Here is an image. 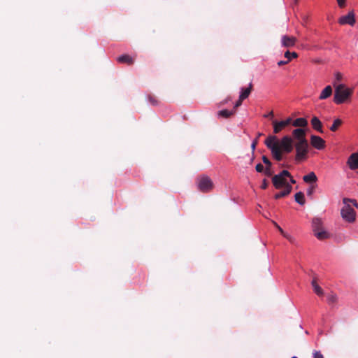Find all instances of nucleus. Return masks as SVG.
<instances>
[{"mask_svg":"<svg viewBox=\"0 0 358 358\" xmlns=\"http://www.w3.org/2000/svg\"><path fill=\"white\" fill-rule=\"evenodd\" d=\"M264 143L273 157L278 162L282 159L283 152L290 153L293 150V139L289 136H283L280 141L275 136H268Z\"/></svg>","mask_w":358,"mask_h":358,"instance_id":"1","label":"nucleus"},{"mask_svg":"<svg viewBox=\"0 0 358 358\" xmlns=\"http://www.w3.org/2000/svg\"><path fill=\"white\" fill-rule=\"evenodd\" d=\"M335 87V92L334 96V101L336 104H342L345 102H348L353 94V88L347 87L344 84L336 85V82L334 83Z\"/></svg>","mask_w":358,"mask_h":358,"instance_id":"2","label":"nucleus"},{"mask_svg":"<svg viewBox=\"0 0 358 358\" xmlns=\"http://www.w3.org/2000/svg\"><path fill=\"white\" fill-rule=\"evenodd\" d=\"M287 176H290V173L287 170H283L272 177V182L275 189L282 187L286 189L287 186H291L287 182Z\"/></svg>","mask_w":358,"mask_h":358,"instance_id":"3","label":"nucleus"},{"mask_svg":"<svg viewBox=\"0 0 358 358\" xmlns=\"http://www.w3.org/2000/svg\"><path fill=\"white\" fill-rule=\"evenodd\" d=\"M196 185L199 191L207 193L213 190L214 184L207 176L203 175L197 178Z\"/></svg>","mask_w":358,"mask_h":358,"instance_id":"4","label":"nucleus"},{"mask_svg":"<svg viewBox=\"0 0 358 358\" xmlns=\"http://www.w3.org/2000/svg\"><path fill=\"white\" fill-rule=\"evenodd\" d=\"M294 147L296 149L295 160L299 162L306 159L309 147L308 141L304 142H295Z\"/></svg>","mask_w":358,"mask_h":358,"instance_id":"5","label":"nucleus"},{"mask_svg":"<svg viewBox=\"0 0 358 358\" xmlns=\"http://www.w3.org/2000/svg\"><path fill=\"white\" fill-rule=\"evenodd\" d=\"M341 214L342 217L349 222H352L355 220V212L349 204H345L341 209Z\"/></svg>","mask_w":358,"mask_h":358,"instance_id":"6","label":"nucleus"},{"mask_svg":"<svg viewBox=\"0 0 358 358\" xmlns=\"http://www.w3.org/2000/svg\"><path fill=\"white\" fill-rule=\"evenodd\" d=\"M292 118L288 117L285 120L278 122L276 120L273 121V133L274 134H278L280 133L283 129H285L287 126L290 124L292 123Z\"/></svg>","mask_w":358,"mask_h":358,"instance_id":"7","label":"nucleus"},{"mask_svg":"<svg viewBox=\"0 0 358 358\" xmlns=\"http://www.w3.org/2000/svg\"><path fill=\"white\" fill-rule=\"evenodd\" d=\"M310 275L312 277L311 285L315 293L319 296H323V289L319 285V282H320V278L318 275H315V273H311Z\"/></svg>","mask_w":358,"mask_h":358,"instance_id":"8","label":"nucleus"},{"mask_svg":"<svg viewBox=\"0 0 358 358\" xmlns=\"http://www.w3.org/2000/svg\"><path fill=\"white\" fill-rule=\"evenodd\" d=\"M306 131L302 128L295 129L292 131L293 143L307 141Z\"/></svg>","mask_w":358,"mask_h":358,"instance_id":"9","label":"nucleus"},{"mask_svg":"<svg viewBox=\"0 0 358 358\" xmlns=\"http://www.w3.org/2000/svg\"><path fill=\"white\" fill-rule=\"evenodd\" d=\"M310 143L313 147L317 150H322L325 147V141L321 137L315 135L310 136Z\"/></svg>","mask_w":358,"mask_h":358,"instance_id":"10","label":"nucleus"},{"mask_svg":"<svg viewBox=\"0 0 358 358\" xmlns=\"http://www.w3.org/2000/svg\"><path fill=\"white\" fill-rule=\"evenodd\" d=\"M296 41L294 36L284 35L281 38V44L284 48H292L295 45Z\"/></svg>","mask_w":358,"mask_h":358,"instance_id":"11","label":"nucleus"},{"mask_svg":"<svg viewBox=\"0 0 358 358\" xmlns=\"http://www.w3.org/2000/svg\"><path fill=\"white\" fill-rule=\"evenodd\" d=\"M339 23L341 24H350L354 25L355 23V15L353 12H350L348 15L342 16L339 19Z\"/></svg>","mask_w":358,"mask_h":358,"instance_id":"12","label":"nucleus"},{"mask_svg":"<svg viewBox=\"0 0 358 358\" xmlns=\"http://www.w3.org/2000/svg\"><path fill=\"white\" fill-rule=\"evenodd\" d=\"M312 229L313 234L324 229L322 220L319 217H315L312 220Z\"/></svg>","mask_w":358,"mask_h":358,"instance_id":"13","label":"nucleus"},{"mask_svg":"<svg viewBox=\"0 0 358 358\" xmlns=\"http://www.w3.org/2000/svg\"><path fill=\"white\" fill-rule=\"evenodd\" d=\"M351 170H356L358 168V153L352 154L347 162Z\"/></svg>","mask_w":358,"mask_h":358,"instance_id":"14","label":"nucleus"},{"mask_svg":"<svg viewBox=\"0 0 358 358\" xmlns=\"http://www.w3.org/2000/svg\"><path fill=\"white\" fill-rule=\"evenodd\" d=\"M310 122H311V125H312L313 128L315 130L317 131L320 133H322V134L323 133L322 124L318 117H317L315 116L313 117Z\"/></svg>","mask_w":358,"mask_h":358,"instance_id":"15","label":"nucleus"},{"mask_svg":"<svg viewBox=\"0 0 358 358\" xmlns=\"http://www.w3.org/2000/svg\"><path fill=\"white\" fill-rule=\"evenodd\" d=\"M119 63L127 64L131 65L134 62V59L129 55H122L117 58Z\"/></svg>","mask_w":358,"mask_h":358,"instance_id":"16","label":"nucleus"},{"mask_svg":"<svg viewBox=\"0 0 358 358\" xmlns=\"http://www.w3.org/2000/svg\"><path fill=\"white\" fill-rule=\"evenodd\" d=\"M253 89V85L252 83H250L248 87L246 88H241V94L239 96H241V99H247L249 95L250 94L251 92Z\"/></svg>","mask_w":358,"mask_h":358,"instance_id":"17","label":"nucleus"},{"mask_svg":"<svg viewBox=\"0 0 358 358\" xmlns=\"http://www.w3.org/2000/svg\"><path fill=\"white\" fill-rule=\"evenodd\" d=\"M332 94V88L330 85H327L325 88L322 91L319 99L320 100L326 99L329 98Z\"/></svg>","mask_w":358,"mask_h":358,"instance_id":"18","label":"nucleus"},{"mask_svg":"<svg viewBox=\"0 0 358 358\" xmlns=\"http://www.w3.org/2000/svg\"><path fill=\"white\" fill-rule=\"evenodd\" d=\"M314 236L318 240H320V241L326 240L331 237V234L327 230H325V229L322 231H320L315 233V234H314Z\"/></svg>","mask_w":358,"mask_h":358,"instance_id":"19","label":"nucleus"},{"mask_svg":"<svg viewBox=\"0 0 358 358\" xmlns=\"http://www.w3.org/2000/svg\"><path fill=\"white\" fill-rule=\"evenodd\" d=\"M292 186H287L286 189H284L282 191L277 193L275 194L274 198L275 199H279L280 198L285 197L290 194L292 192Z\"/></svg>","mask_w":358,"mask_h":358,"instance_id":"20","label":"nucleus"},{"mask_svg":"<svg viewBox=\"0 0 358 358\" xmlns=\"http://www.w3.org/2000/svg\"><path fill=\"white\" fill-rule=\"evenodd\" d=\"M303 180L306 183L316 182L317 178L314 172H310L303 177Z\"/></svg>","mask_w":358,"mask_h":358,"instance_id":"21","label":"nucleus"},{"mask_svg":"<svg viewBox=\"0 0 358 358\" xmlns=\"http://www.w3.org/2000/svg\"><path fill=\"white\" fill-rule=\"evenodd\" d=\"M292 125L296 127H305L308 125V121L306 118L299 117L292 122Z\"/></svg>","mask_w":358,"mask_h":358,"instance_id":"22","label":"nucleus"},{"mask_svg":"<svg viewBox=\"0 0 358 358\" xmlns=\"http://www.w3.org/2000/svg\"><path fill=\"white\" fill-rule=\"evenodd\" d=\"M235 113V110H229L227 109L220 110L217 115L224 118H229Z\"/></svg>","mask_w":358,"mask_h":358,"instance_id":"23","label":"nucleus"},{"mask_svg":"<svg viewBox=\"0 0 358 358\" xmlns=\"http://www.w3.org/2000/svg\"><path fill=\"white\" fill-rule=\"evenodd\" d=\"M294 198H295V201L298 203H299L300 205H304L306 201H305V197H304V194L303 192H297L295 194Z\"/></svg>","mask_w":358,"mask_h":358,"instance_id":"24","label":"nucleus"},{"mask_svg":"<svg viewBox=\"0 0 358 358\" xmlns=\"http://www.w3.org/2000/svg\"><path fill=\"white\" fill-rule=\"evenodd\" d=\"M343 122L341 119H336L334 121V123L330 127V130L332 131H336L338 128L342 124Z\"/></svg>","mask_w":358,"mask_h":358,"instance_id":"25","label":"nucleus"},{"mask_svg":"<svg viewBox=\"0 0 358 358\" xmlns=\"http://www.w3.org/2000/svg\"><path fill=\"white\" fill-rule=\"evenodd\" d=\"M285 57L287 59V60L289 62L292 58H296L298 57V54L295 52H290L289 51H286L284 55Z\"/></svg>","mask_w":358,"mask_h":358,"instance_id":"26","label":"nucleus"},{"mask_svg":"<svg viewBox=\"0 0 358 358\" xmlns=\"http://www.w3.org/2000/svg\"><path fill=\"white\" fill-rule=\"evenodd\" d=\"M262 135V133H258L257 134V137L253 141L252 145H251V148H252V150L254 152L255 148H256V146L257 145V143H258V139Z\"/></svg>","mask_w":358,"mask_h":358,"instance_id":"27","label":"nucleus"},{"mask_svg":"<svg viewBox=\"0 0 358 358\" xmlns=\"http://www.w3.org/2000/svg\"><path fill=\"white\" fill-rule=\"evenodd\" d=\"M264 174L266 176H271L273 173V171L271 170V166H266L265 169L264 170Z\"/></svg>","mask_w":358,"mask_h":358,"instance_id":"28","label":"nucleus"},{"mask_svg":"<svg viewBox=\"0 0 358 358\" xmlns=\"http://www.w3.org/2000/svg\"><path fill=\"white\" fill-rule=\"evenodd\" d=\"M344 204H348V202H351L355 206L357 207L358 204L356 200L354 199H350L345 198L343 200Z\"/></svg>","mask_w":358,"mask_h":358,"instance_id":"29","label":"nucleus"},{"mask_svg":"<svg viewBox=\"0 0 358 358\" xmlns=\"http://www.w3.org/2000/svg\"><path fill=\"white\" fill-rule=\"evenodd\" d=\"M337 301V296L334 294H331L328 296V302L329 303H335Z\"/></svg>","mask_w":358,"mask_h":358,"instance_id":"30","label":"nucleus"},{"mask_svg":"<svg viewBox=\"0 0 358 358\" xmlns=\"http://www.w3.org/2000/svg\"><path fill=\"white\" fill-rule=\"evenodd\" d=\"M149 101L153 106L157 105L159 102L156 97L152 96H149Z\"/></svg>","mask_w":358,"mask_h":358,"instance_id":"31","label":"nucleus"},{"mask_svg":"<svg viewBox=\"0 0 358 358\" xmlns=\"http://www.w3.org/2000/svg\"><path fill=\"white\" fill-rule=\"evenodd\" d=\"M275 227H277V229H278V231L285 237L287 238V239L289 240H291V238L284 232L283 229L279 226L278 225L277 223L275 222Z\"/></svg>","mask_w":358,"mask_h":358,"instance_id":"32","label":"nucleus"},{"mask_svg":"<svg viewBox=\"0 0 358 358\" xmlns=\"http://www.w3.org/2000/svg\"><path fill=\"white\" fill-rule=\"evenodd\" d=\"M262 161L266 166H271L272 164L266 156L262 157Z\"/></svg>","mask_w":358,"mask_h":358,"instance_id":"33","label":"nucleus"},{"mask_svg":"<svg viewBox=\"0 0 358 358\" xmlns=\"http://www.w3.org/2000/svg\"><path fill=\"white\" fill-rule=\"evenodd\" d=\"M313 355L314 358H324V356L322 355L320 351H314L313 352Z\"/></svg>","mask_w":358,"mask_h":358,"instance_id":"34","label":"nucleus"},{"mask_svg":"<svg viewBox=\"0 0 358 358\" xmlns=\"http://www.w3.org/2000/svg\"><path fill=\"white\" fill-rule=\"evenodd\" d=\"M255 169L259 173H262L264 170V166H263V165L262 164H257L256 166H255Z\"/></svg>","mask_w":358,"mask_h":358,"instance_id":"35","label":"nucleus"},{"mask_svg":"<svg viewBox=\"0 0 358 358\" xmlns=\"http://www.w3.org/2000/svg\"><path fill=\"white\" fill-rule=\"evenodd\" d=\"M243 100L244 99H241V96H239L238 100L235 103L234 110H236V108L241 106Z\"/></svg>","mask_w":358,"mask_h":358,"instance_id":"36","label":"nucleus"},{"mask_svg":"<svg viewBox=\"0 0 358 358\" xmlns=\"http://www.w3.org/2000/svg\"><path fill=\"white\" fill-rule=\"evenodd\" d=\"M335 78H336V82L341 81L342 80V74L339 72H337L335 74Z\"/></svg>","mask_w":358,"mask_h":358,"instance_id":"37","label":"nucleus"},{"mask_svg":"<svg viewBox=\"0 0 358 358\" xmlns=\"http://www.w3.org/2000/svg\"><path fill=\"white\" fill-rule=\"evenodd\" d=\"M315 189V185H312V186H310V187L308 188V191H307V194H308V195H311V194L313 193V192H314Z\"/></svg>","mask_w":358,"mask_h":358,"instance_id":"38","label":"nucleus"},{"mask_svg":"<svg viewBox=\"0 0 358 358\" xmlns=\"http://www.w3.org/2000/svg\"><path fill=\"white\" fill-rule=\"evenodd\" d=\"M268 181L266 179H264L262 181V184L261 185V187L264 189H266L268 187Z\"/></svg>","mask_w":358,"mask_h":358,"instance_id":"39","label":"nucleus"},{"mask_svg":"<svg viewBox=\"0 0 358 358\" xmlns=\"http://www.w3.org/2000/svg\"><path fill=\"white\" fill-rule=\"evenodd\" d=\"M337 1H338V4L340 7L345 6V0H337Z\"/></svg>","mask_w":358,"mask_h":358,"instance_id":"40","label":"nucleus"},{"mask_svg":"<svg viewBox=\"0 0 358 358\" xmlns=\"http://www.w3.org/2000/svg\"><path fill=\"white\" fill-rule=\"evenodd\" d=\"M288 63H289V61H288V60H287V61L280 60V61H279V62H278V65L280 66H282V65L287 64H288Z\"/></svg>","mask_w":358,"mask_h":358,"instance_id":"41","label":"nucleus"},{"mask_svg":"<svg viewBox=\"0 0 358 358\" xmlns=\"http://www.w3.org/2000/svg\"><path fill=\"white\" fill-rule=\"evenodd\" d=\"M265 117H273V112L270 111L267 115H264Z\"/></svg>","mask_w":358,"mask_h":358,"instance_id":"42","label":"nucleus"},{"mask_svg":"<svg viewBox=\"0 0 358 358\" xmlns=\"http://www.w3.org/2000/svg\"><path fill=\"white\" fill-rule=\"evenodd\" d=\"M287 178H289L291 183H292V184L296 183V180L292 178V176L291 175H290V176H287Z\"/></svg>","mask_w":358,"mask_h":358,"instance_id":"43","label":"nucleus"},{"mask_svg":"<svg viewBox=\"0 0 358 358\" xmlns=\"http://www.w3.org/2000/svg\"><path fill=\"white\" fill-rule=\"evenodd\" d=\"M357 185H358V183H357Z\"/></svg>","mask_w":358,"mask_h":358,"instance_id":"44","label":"nucleus"}]
</instances>
